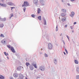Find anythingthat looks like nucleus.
Instances as JSON below:
<instances>
[{"mask_svg":"<svg viewBox=\"0 0 79 79\" xmlns=\"http://www.w3.org/2000/svg\"><path fill=\"white\" fill-rule=\"evenodd\" d=\"M0 37H5L4 35H3L2 34H1V35H0Z\"/></svg>","mask_w":79,"mask_h":79,"instance_id":"23","label":"nucleus"},{"mask_svg":"<svg viewBox=\"0 0 79 79\" xmlns=\"http://www.w3.org/2000/svg\"><path fill=\"white\" fill-rule=\"evenodd\" d=\"M13 76L15 77H17L18 76V74L17 73H14Z\"/></svg>","mask_w":79,"mask_h":79,"instance_id":"7","label":"nucleus"},{"mask_svg":"<svg viewBox=\"0 0 79 79\" xmlns=\"http://www.w3.org/2000/svg\"><path fill=\"white\" fill-rule=\"evenodd\" d=\"M77 79H79V75H77Z\"/></svg>","mask_w":79,"mask_h":79,"instance_id":"32","label":"nucleus"},{"mask_svg":"<svg viewBox=\"0 0 79 79\" xmlns=\"http://www.w3.org/2000/svg\"><path fill=\"white\" fill-rule=\"evenodd\" d=\"M0 79H4L5 77H3V76L2 75H0Z\"/></svg>","mask_w":79,"mask_h":79,"instance_id":"12","label":"nucleus"},{"mask_svg":"<svg viewBox=\"0 0 79 79\" xmlns=\"http://www.w3.org/2000/svg\"><path fill=\"white\" fill-rule=\"evenodd\" d=\"M31 17H32V18H34V17H35V15L32 14L31 15Z\"/></svg>","mask_w":79,"mask_h":79,"instance_id":"25","label":"nucleus"},{"mask_svg":"<svg viewBox=\"0 0 79 79\" xmlns=\"http://www.w3.org/2000/svg\"><path fill=\"white\" fill-rule=\"evenodd\" d=\"M29 5V4L27 1H24V5H23L22 7H23L24 6H28Z\"/></svg>","mask_w":79,"mask_h":79,"instance_id":"1","label":"nucleus"},{"mask_svg":"<svg viewBox=\"0 0 79 79\" xmlns=\"http://www.w3.org/2000/svg\"><path fill=\"white\" fill-rule=\"evenodd\" d=\"M74 0H71L72 2H73Z\"/></svg>","mask_w":79,"mask_h":79,"instance_id":"40","label":"nucleus"},{"mask_svg":"<svg viewBox=\"0 0 79 79\" xmlns=\"http://www.w3.org/2000/svg\"><path fill=\"white\" fill-rule=\"evenodd\" d=\"M34 3L35 4H37V3H38V0H34Z\"/></svg>","mask_w":79,"mask_h":79,"instance_id":"11","label":"nucleus"},{"mask_svg":"<svg viewBox=\"0 0 79 79\" xmlns=\"http://www.w3.org/2000/svg\"><path fill=\"white\" fill-rule=\"evenodd\" d=\"M66 17L62 18V21L63 22H64V21H66Z\"/></svg>","mask_w":79,"mask_h":79,"instance_id":"9","label":"nucleus"},{"mask_svg":"<svg viewBox=\"0 0 79 79\" xmlns=\"http://www.w3.org/2000/svg\"><path fill=\"white\" fill-rule=\"evenodd\" d=\"M7 47L9 48H10L11 51L13 53H15V49H14V48H13V47H11V46L10 45H7Z\"/></svg>","mask_w":79,"mask_h":79,"instance_id":"2","label":"nucleus"},{"mask_svg":"<svg viewBox=\"0 0 79 79\" xmlns=\"http://www.w3.org/2000/svg\"><path fill=\"white\" fill-rule=\"evenodd\" d=\"M67 37L68 39L69 40V37H68V36H67Z\"/></svg>","mask_w":79,"mask_h":79,"instance_id":"38","label":"nucleus"},{"mask_svg":"<svg viewBox=\"0 0 79 79\" xmlns=\"http://www.w3.org/2000/svg\"><path fill=\"white\" fill-rule=\"evenodd\" d=\"M11 16H10V18H12V17H13V14H10Z\"/></svg>","mask_w":79,"mask_h":79,"instance_id":"27","label":"nucleus"},{"mask_svg":"<svg viewBox=\"0 0 79 79\" xmlns=\"http://www.w3.org/2000/svg\"><path fill=\"white\" fill-rule=\"evenodd\" d=\"M10 79H13V77H11V78H10Z\"/></svg>","mask_w":79,"mask_h":79,"instance_id":"43","label":"nucleus"},{"mask_svg":"<svg viewBox=\"0 0 79 79\" xmlns=\"http://www.w3.org/2000/svg\"><path fill=\"white\" fill-rule=\"evenodd\" d=\"M30 69H31V70H32V69H33V68L32 67H30Z\"/></svg>","mask_w":79,"mask_h":79,"instance_id":"35","label":"nucleus"},{"mask_svg":"<svg viewBox=\"0 0 79 79\" xmlns=\"http://www.w3.org/2000/svg\"><path fill=\"white\" fill-rule=\"evenodd\" d=\"M63 0H62V2H63Z\"/></svg>","mask_w":79,"mask_h":79,"instance_id":"46","label":"nucleus"},{"mask_svg":"<svg viewBox=\"0 0 79 79\" xmlns=\"http://www.w3.org/2000/svg\"><path fill=\"white\" fill-rule=\"evenodd\" d=\"M26 64L27 66H28L30 64H29V63L26 62Z\"/></svg>","mask_w":79,"mask_h":79,"instance_id":"17","label":"nucleus"},{"mask_svg":"<svg viewBox=\"0 0 79 79\" xmlns=\"http://www.w3.org/2000/svg\"><path fill=\"white\" fill-rule=\"evenodd\" d=\"M2 2H3V1H4V0H1Z\"/></svg>","mask_w":79,"mask_h":79,"instance_id":"41","label":"nucleus"},{"mask_svg":"<svg viewBox=\"0 0 79 79\" xmlns=\"http://www.w3.org/2000/svg\"><path fill=\"white\" fill-rule=\"evenodd\" d=\"M52 44L51 43L48 44V47L49 49H52Z\"/></svg>","mask_w":79,"mask_h":79,"instance_id":"3","label":"nucleus"},{"mask_svg":"<svg viewBox=\"0 0 79 79\" xmlns=\"http://www.w3.org/2000/svg\"><path fill=\"white\" fill-rule=\"evenodd\" d=\"M40 69L41 70V71H44L45 70V68L44 67H41Z\"/></svg>","mask_w":79,"mask_h":79,"instance_id":"4","label":"nucleus"},{"mask_svg":"<svg viewBox=\"0 0 79 79\" xmlns=\"http://www.w3.org/2000/svg\"><path fill=\"white\" fill-rule=\"evenodd\" d=\"M7 59H8V60H9V57H7Z\"/></svg>","mask_w":79,"mask_h":79,"instance_id":"45","label":"nucleus"},{"mask_svg":"<svg viewBox=\"0 0 79 79\" xmlns=\"http://www.w3.org/2000/svg\"><path fill=\"white\" fill-rule=\"evenodd\" d=\"M44 56H45L46 57H48V55H47V54H44Z\"/></svg>","mask_w":79,"mask_h":79,"instance_id":"28","label":"nucleus"},{"mask_svg":"<svg viewBox=\"0 0 79 79\" xmlns=\"http://www.w3.org/2000/svg\"><path fill=\"white\" fill-rule=\"evenodd\" d=\"M0 5L1 6H3V7H6V5L5 4H1V3H0Z\"/></svg>","mask_w":79,"mask_h":79,"instance_id":"10","label":"nucleus"},{"mask_svg":"<svg viewBox=\"0 0 79 79\" xmlns=\"http://www.w3.org/2000/svg\"><path fill=\"white\" fill-rule=\"evenodd\" d=\"M70 28H71V29H73V28L72 27V26H71V27H70Z\"/></svg>","mask_w":79,"mask_h":79,"instance_id":"42","label":"nucleus"},{"mask_svg":"<svg viewBox=\"0 0 79 79\" xmlns=\"http://www.w3.org/2000/svg\"><path fill=\"white\" fill-rule=\"evenodd\" d=\"M5 41H4V40H3L1 41V42L3 44V43H5Z\"/></svg>","mask_w":79,"mask_h":79,"instance_id":"24","label":"nucleus"},{"mask_svg":"<svg viewBox=\"0 0 79 79\" xmlns=\"http://www.w3.org/2000/svg\"><path fill=\"white\" fill-rule=\"evenodd\" d=\"M8 5H10V6H13V5H14V6H15V5H14V4L11 2H8Z\"/></svg>","mask_w":79,"mask_h":79,"instance_id":"5","label":"nucleus"},{"mask_svg":"<svg viewBox=\"0 0 79 79\" xmlns=\"http://www.w3.org/2000/svg\"><path fill=\"white\" fill-rule=\"evenodd\" d=\"M56 30L57 31H58V26L57 25L56 26Z\"/></svg>","mask_w":79,"mask_h":79,"instance_id":"30","label":"nucleus"},{"mask_svg":"<svg viewBox=\"0 0 79 79\" xmlns=\"http://www.w3.org/2000/svg\"><path fill=\"white\" fill-rule=\"evenodd\" d=\"M26 7H24L23 8V10L24 12H25V11H26Z\"/></svg>","mask_w":79,"mask_h":79,"instance_id":"29","label":"nucleus"},{"mask_svg":"<svg viewBox=\"0 0 79 79\" xmlns=\"http://www.w3.org/2000/svg\"><path fill=\"white\" fill-rule=\"evenodd\" d=\"M3 27V24H0V27Z\"/></svg>","mask_w":79,"mask_h":79,"instance_id":"20","label":"nucleus"},{"mask_svg":"<svg viewBox=\"0 0 79 79\" xmlns=\"http://www.w3.org/2000/svg\"><path fill=\"white\" fill-rule=\"evenodd\" d=\"M17 69H18V68H17Z\"/></svg>","mask_w":79,"mask_h":79,"instance_id":"47","label":"nucleus"},{"mask_svg":"<svg viewBox=\"0 0 79 79\" xmlns=\"http://www.w3.org/2000/svg\"><path fill=\"white\" fill-rule=\"evenodd\" d=\"M67 27L68 25H66L65 26V27Z\"/></svg>","mask_w":79,"mask_h":79,"instance_id":"36","label":"nucleus"},{"mask_svg":"<svg viewBox=\"0 0 79 79\" xmlns=\"http://www.w3.org/2000/svg\"><path fill=\"white\" fill-rule=\"evenodd\" d=\"M40 9L39 8L38 9V14H39V13H40Z\"/></svg>","mask_w":79,"mask_h":79,"instance_id":"14","label":"nucleus"},{"mask_svg":"<svg viewBox=\"0 0 79 79\" xmlns=\"http://www.w3.org/2000/svg\"><path fill=\"white\" fill-rule=\"evenodd\" d=\"M44 25H46V21L45 20L44 21Z\"/></svg>","mask_w":79,"mask_h":79,"instance_id":"34","label":"nucleus"},{"mask_svg":"<svg viewBox=\"0 0 79 79\" xmlns=\"http://www.w3.org/2000/svg\"><path fill=\"white\" fill-rule=\"evenodd\" d=\"M11 10H12L13 9V8L15 9V7H11Z\"/></svg>","mask_w":79,"mask_h":79,"instance_id":"33","label":"nucleus"},{"mask_svg":"<svg viewBox=\"0 0 79 79\" xmlns=\"http://www.w3.org/2000/svg\"><path fill=\"white\" fill-rule=\"evenodd\" d=\"M4 54L6 56H8V54L6 53V52H4Z\"/></svg>","mask_w":79,"mask_h":79,"instance_id":"21","label":"nucleus"},{"mask_svg":"<svg viewBox=\"0 0 79 79\" xmlns=\"http://www.w3.org/2000/svg\"><path fill=\"white\" fill-rule=\"evenodd\" d=\"M76 70L77 72H78V73H79V67H77Z\"/></svg>","mask_w":79,"mask_h":79,"instance_id":"16","label":"nucleus"},{"mask_svg":"<svg viewBox=\"0 0 79 79\" xmlns=\"http://www.w3.org/2000/svg\"><path fill=\"white\" fill-rule=\"evenodd\" d=\"M64 55H66V53H65V52H64Z\"/></svg>","mask_w":79,"mask_h":79,"instance_id":"39","label":"nucleus"},{"mask_svg":"<svg viewBox=\"0 0 79 79\" xmlns=\"http://www.w3.org/2000/svg\"><path fill=\"white\" fill-rule=\"evenodd\" d=\"M75 62L76 64H78V61L76 60H75Z\"/></svg>","mask_w":79,"mask_h":79,"instance_id":"22","label":"nucleus"},{"mask_svg":"<svg viewBox=\"0 0 79 79\" xmlns=\"http://www.w3.org/2000/svg\"><path fill=\"white\" fill-rule=\"evenodd\" d=\"M74 15V12H72V14L70 15V16L71 17H73Z\"/></svg>","mask_w":79,"mask_h":79,"instance_id":"8","label":"nucleus"},{"mask_svg":"<svg viewBox=\"0 0 79 79\" xmlns=\"http://www.w3.org/2000/svg\"><path fill=\"white\" fill-rule=\"evenodd\" d=\"M56 61H57L56 59H54V63L56 62Z\"/></svg>","mask_w":79,"mask_h":79,"instance_id":"31","label":"nucleus"},{"mask_svg":"<svg viewBox=\"0 0 79 79\" xmlns=\"http://www.w3.org/2000/svg\"><path fill=\"white\" fill-rule=\"evenodd\" d=\"M66 15L65 14H64L63 13H62L61 14V16H63H63H66Z\"/></svg>","mask_w":79,"mask_h":79,"instance_id":"13","label":"nucleus"},{"mask_svg":"<svg viewBox=\"0 0 79 79\" xmlns=\"http://www.w3.org/2000/svg\"><path fill=\"white\" fill-rule=\"evenodd\" d=\"M76 24V22H74V23H73V24Z\"/></svg>","mask_w":79,"mask_h":79,"instance_id":"37","label":"nucleus"},{"mask_svg":"<svg viewBox=\"0 0 79 79\" xmlns=\"http://www.w3.org/2000/svg\"><path fill=\"white\" fill-rule=\"evenodd\" d=\"M19 77L20 78L19 79H23V75L22 74H19Z\"/></svg>","mask_w":79,"mask_h":79,"instance_id":"6","label":"nucleus"},{"mask_svg":"<svg viewBox=\"0 0 79 79\" xmlns=\"http://www.w3.org/2000/svg\"><path fill=\"white\" fill-rule=\"evenodd\" d=\"M38 19H39V20L40 21V20H41V16H40L38 17Z\"/></svg>","mask_w":79,"mask_h":79,"instance_id":"19","label":"nucleus"},{"mask_svg":"<svg viewBox=\"0 0 79 79\" xmlns=\"http://www.w3.org/2000/svg\"><path fill=\"white\" fill-rule=\"evenodd\" d=\"M62 11H63V12H64V13H66V9H63L62 10Z\"/></svg>","mask_w":79,"mask_h":79,"instance_id":"15","label":"nucleus"},{"mask_svg":"<svg viewBox=\"0 0 79 79\" xmlns=\"http://www.w3.org/2000/svg\"><path fill=\"white\" fill-rule=\"evenodd\" d=\"M33 65L35 68H37V65H36V64H33Z\"/></svg>","mask_w":79,"mask_h":79,"instance_id":"18","label":"nucleus"},{"mask_svg":"<svg viewBox=\"0 0 79 79\" xmlns=\"http://www.w3.org/2000/svg\"><path fill=\"white\" fill-rule=\"evenodd\" d=\"M65 51L66 52L67 54H68V51L66 50V49H65Z\"/></svg>","mask_w":79,"mask_h":79,"instance_id":"26","label":"nucleus"},{"mask_svg":"<svg viewBox=\"0 0 79 79\" xmlns=\"http://www.w3.org/2000/svg\"><path fill=\"white\" fill-rule=\"evenodd\" d=\"M74 32V31H72V32Z\"/></svg>","mask_w":79,"mask_h":79,"instance_id":"44","label":"nucleus"}]
</instances>
